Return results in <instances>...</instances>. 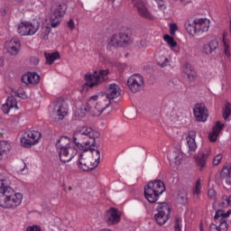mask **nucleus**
Returning a JSON list of instances; mask_svg holds the SVG:
<instances>
[{
    "instance_id": "obj_54",
    "label": "nucleus",
    "mask_w": 231,
    "mask_h": 231,
    "mask_svg": "<svg viewBox=\"0 0 231 231\" xmlns=\"http://www.w3.org/2000/svg\"><path fill=\"white\" fill-rule=\"evenodd\" d=\"M230 214H231V210H228L226 213H224V219L226 217H228V216H230Z\"/></svg>"
},
{
    "instance_id": "obj_24",
    "label": "nucleus",
    "mask_w": 231,
    "mask_h": 231,
    "mask_svg": "<svg viewBox=\"0 0 231 231\" xmlns=\"http://www.w3.org/2000/svg\"><path fill=\"white\" fill-rule=\"evenodd\" d=\"M210 154H212L210 152V150H207L204 152H201L199 155L195 156V162L198 165V167H199L200 171H202L203 167H205V164L207 163V160L208 158L210 156Z\"/></svg>"
},
{
    "instance_id": "obj_33",
    "label": "nucleus",
    "mask_w": 231,
    "mask_h": 231,
    "mask_svg": "<svg viewBox=\"0 0 231 231\" xmlns=\"http://www.w3.org/2000/svg\"><path fill=\"white\" fill-rule=\"evenodd\" d=\"M119 39H120V36H118V34L113 35L108 41L109 46H114L115 48H118V46H120Z\"/></svg>"
},
{
    "instance_id": "obj_6",
    "label": "nucleus",
    "mask_w": 231,
    "mask_h": 231,
    "mask_svg": "<svg viewBox=\"0 0 231 231\" xmlns=\"http://www.w3.org/2000/svg\"><path fill=\"white\" fill-rule=\"evenodd\" d=\"M165 190V183L162 180H153L144 187V197L149 203H156L160 199V196L163 194Z\"/></svg>"
},
{
    "instance_id": "obj_49",
    "label": "nucleus",
    "mask_w": 231,
    "mask_h": 231,
    "mask_svg": "<svg viewBox=\"0 0 231 231\" xmlns=\"http://www.w3.org/2000/svg\"><path fill=\"white\" fill-rule=\"evenodd\" d=\"M26 231H42V230L41 229V226H32L27 227Z\"/></svg>"
},
{
    "instance_id": "obj_31",
    "label": "nucleus",
    "mask_w": 231,
    "mask_h": 231,
    "mask_svg": "<svg viewBox=\"0 0 231 231\" xmlns=\"http://www.w3.org/2000/svg\"><path fill=\"white\" fill-rule=\"evenodd\" d=\"M170 62H171V60H169V58H167L163 55L159 56L157 59V64L161 68H167V66H169Z\"/></svg>"
},
{
    "instance_id": "obj_36",
    "label": "nucleus",
    "mask_w": 231,
    "mask_h": 231,
    "mask_svg": "<svg viewBox=\"0 0 231 231\" xmlns=\"http://www.w3.org/2000/svg\"><path fill=\"white\" fill-rule=\"evenodd\" d=\"M231 115V104L226 103L223 109V118L224 120H228V116Z\"/></svg>"
},
{
    "instance_id": "obj_5",
    "label": "nucleus",
    "mask_w": 231,
    "mask_h": 231,
    "mask_svg": "<svg viewBox=\"0 0 231 231\" xmlns=\"http://www.w3.org/2000/svg\"><path fill=\"white\" fill-rule=\"evenodd\" d=\"M184 27L188 33L192 37L196 35H203L210 29V21L207 18H196L193 21L188 20L184 23Z\"/></svg>"
},
{
    "instance_id": "obj_26",
    "label": "nucleus",
    "mask_w": 231,
    "mask_h": 231,
    "mask_svg": "<svg viewBox=\"0 0 231 231\" xmlns=\"http://www.w3.org/2000/svg\"><path fill=\"white\" fill-rule=\"evenodd\" d=\"M225 127V125L221 124V122L217 121L216 125L213 126V130L209 133L208 139L211 142H216L217 140V136H219V133H221V129Z\"/></svg>"
},
{
    "instance_id": "obj_45",
    "label": "nucleus",
    "mask_w": 231,
    "mask_h": 231,
    "mask_svg": "<svg viewBox=\"0 0 231 231\" xmlns=\"http://www.w3.org/2000/svg\"><path fill=\"white\" fill-rule=\"evenodd\" d=\"M192 71V66H190V63H186L183 65V73H189Z\"/></svg>"
},
{
    "instance_id": "obj_52",
    "label": "nucleus",
    "mask_w": 231,
    "mask_h": 231,
    "mask_svg": "<svg viewBox=\"0 0 231 231\" xmlns=\"http://www.w3.org/2000/svg\"><path fill=\"white\" fill-rule=\"evenodd\" d=\"M24 1L26 0H11V2L14 3V5H23Z\"/></svg>"
},
{
    "instance_id": "obj_16",
    "label": "nucleus",
    "mask_w": 231,
    "mask_h": 231,
    "mask_svg": "<svg viewBox=\"0 0 231 231\" xmlns=\"http://www.w3.org/2000/svg\"><path fill=\"white\" fill-rule=\"evenodd\" d=\"M121 217L122 213L118 209L112 208L106 211L105 220L106 221L107 225H118Z\"/></svg>"
},
{
    "instance_id": "obj_42",
    "label": "nucleus",
    "mask_w": 231,
    "mask_h": 231,
    "mask_svg": "<svg viewBox=\"0 0 231 231\" xmlns=\"http://www.w3.org/2000/svg\"><path fill=\"white\" fill-rule=\"evenodd\" d=\"M174 228H175V231H181V219L180 217H177L175 219Z\"/></svg>"
},
{
    "instance_id": "obj_14",
    "label": "nucleus",
    "mask_w": 231,
    "mask_h": 231,
    "mask_svg": "<svg viewBox=\"0 0 231 231\" xmlns=\"http://www.w3.org/2000/svg\"><path fill=\"white\" fill-rule=\"evenodd\" d=\"M132 3L134 8H136L137 14L138 15H140V17H143L144 19H148L149 21H152V19H154V16L152 15V14H151L149 9H147V6L143 3V1L133 0Z\"/></svg>"
},
{
    "instance_id": "obj_12",
    "label": "nucleus",
    "mask_w": 231,
    "mask_h": 231,
    "mask_svg": "<svg viewBox=\"0 0 231 231\" xmlns=\"http://www.w3.org/2000/svg\"><path fill=\"white\" fill-rule=\"evenodd\" d=\"M41 133L37 131H27L24 133L21 138V144L23 147H26L27 149L32 147V145H35V143H39L41 140Z\"/></svg>"
},
{
    "instance_id": "obj_15",
    "label": "nucleus",
    "mask_w": 231,
    "mask_h": 231,
    "mask_svg": "<svg viewBox=\"0 0 231 231\" xmlns=\"http://www.w3.org/2000/svg\"><path fill=\"white\" fill-rule=\"evenodd\" d=\"M58 154L60 162L68 163V162H71V160L77 156V148L73 145L68 146L67 148L58 150Z\"/></svg>"
},
{
    "instance_id": "obj_41",
    "label": "nucleus",
    "mask_w": 231,
    "mask_h": 231,
    "mask_svg": "<svg viewBox=\"0 0 231 231\" xmlns=\"http://www.w3.org/2000/svg\"><path fill=\"white\" fill-rule=\"evenodd\" d=\"M223 160V155H221V154H217V155H216L215 157H214V159H213V162H212V163H213V165H218L219 163H221V161Z\"/></svg>"
},
{
    "instance_id": "obj_27",
    "label": "nucleus",
    "mask_w": 231,
    "mask_h": 231,
    "mask_svg": "<svg viewBox=\"0 0 231 231\" xmlns=\"http://www.w3.org/2000/svg\"><path fill=\"white\" fill-rule=\"evenodd\" d=\"M222 42L224 47V55L226 59H230L231 57L230 40L226 39V32L223 33Z\"/></svg>"
},
{
    "instance_id": "obj_13",
    "label": "nucleus",
    "mask_w": 231,
    "mask_h": 231,
    "mask_svg": "<svg viewBox=\"0 0 231 231\" xmlns=\"http://www.w3.org/2000/svg\"><path fill=\"white\" fill-rule=\"evenodd\" d=\"M193 114L197 122L208 120V108L203 103H197L193 108Z\"/></svg>"
},
{
    "instance_id": "obj_23",
    "label": "nucleus",
    "mask_w": 231,
    "mask_h": 231,
    "mask_svg": "<svg viewBox=\"0 0 231 231\" xmlns=\"http://www.w3.org/2000/svg\"><path fill=\"white\" fill-rule=\"evenodd\" d=\"M10 109H19V107H17V99L14 97H7L5 104L2 106V110L5 115L10 113Z\"/></svg>"
},
{
    "instance_id": "obj_58",
    "label": "nucleus",
    "mask_w": 231,
    "mask_h": 231,
    "mask_svg": "<svg viewBox=\"0 0 231 231\" xmlns=\"http://www.w3.org/2000/svg\"><path fill=\"white\" fill-rule=\"evenodd\" d=\"M69 189L72 190V188H71V186H69Z\"/></svg>"
},
{
    "instance_id": "obj_29",
    "label": "nucleus",
    "mask_w": 231,
    "mask_h": 231,
    "mask_svg": "<svg viewBox=\"0 0 231 231\" xmlns=\"http://www.w3.org/2000/svg\"><path fill=\"white\" fill-rule=\"evenodd\" d=\"M44 56L46 58L47 64H53L55 60H59V59H60V54H59L58 51L52 53L45 52Z\"/></svg>"
},
{
    "instance_id": "obj_17",
    "label": "nucleus",
    "mask_w": 231,
    "mask_h": 231,
    "mask_svg": "<svg viewBox=\"0 0 231 231\" xmlns=\"http://www.w3.org/2000/svg\"><path fill=\"white\" fill-rule=\"evenodd\" d=\"M102 95H105L106 100H109V102H111V100L118 98V97L122 95V88H120V86H118L116 83H112L108 85L106 93Z\"/></svg>"
},
{
    "instance_id": "obj_20",
    "label": "nucleus",
    "mask_w": 231,
    "mask_h": 231,
    "mask_svg": "<svg viewBox=\"0 0 231 231\" xmlns=\"http://www.w3.org/2000/svg\"><path fill=\"white\" fill-rule=\"evenodd\" d=\"M217 48H219V42L217 39H212L210 42L202 45V53L204 55H212Z\"/></svg>"
},
{
    "instance_id": "obj_44",
    "label": "nucleus",
    "mask_w": 231,
    "mask_h": 231,
    "mask_svg": "<svg viewBox=\"0 0 231 231\" xmlns=\"http://www.w3.org/2000/svg\"><path fill=\"white\" fill-rule=\"evenodd\" d=\"M185 75H187L189 80H190V81H192L196 79V72H194V70L186 72Z\"/></svg>"
},
{
    "instance_id": "obj_34",
    "label": "nucleus",
    "mask_w": 231,
    "mask_h": 231,
    "mask_svg": "<svg viewBox=\"0 0 231 231\" xmlns=\"http://www.w3.org/2000/svg\"><path fill=\"white\" fill-rule=\"evenodd\" d=\"M119 37V44L123 46L124 44H129V35L127 33H119L117 34Z\"/></svg>"
},
{
    "instance_id": "obj_38",
    "label": "nucleus",
    "mask_w": 231,
    "mask_h": 231,
    "mask_svg": "<svg viewBox=\"0 0 231 231\" xmlns=\"http://www.w3.org/2000/svg\"><path fill=\"white\" fill-rule=\"evenodd\" d=\"M222 205H223V207H231V195L230 196H226V195L222 196Z\"/></svg>"
},
{
    "instance_id": "obj_4",
    "label": "nucleus",
    "mask_w": 231,
    "mask_h": 231,
    "mask_svg": "<svg viewBox=\"0 0 231 231\" xmlns=\"http://www.w3.org/2000/svg\"><path fill=\"white\" fill-rule=\"evenodd\" d=\"M82 152L79 158V167L81 171H93L100 163V152L98 150H81Z\"/></svg>"
},
{
    "instance_id": "obj_11",
    "label": "nucleus",
    "mask_w": 231,
    "mask_h": 231,
    "mask_svg": "<svg viewBox=\"0 0 231 231\" xmlns=\"http://www.w3.org/2000/svg\"><path fill=\"white\" fill-rule=\"evenodd\" d=\"M127 87L132 93H140V91H143V88H145L143 76L140 74L130 76L127 79Z\"/></svg>"
},
{
    "instance_id": "obj_22",
    "label": "nucleus",
    "mask_w": 231,
    "mask_h": 231,
    "mask_svg": "<svg viewBox=\"0 0 231 231\" xmlns=\"http://www.w3.org/2000/svg\"><path fill=\"white\" fill-rule=\"evenodd\" d=\"M186 142L189 147V154L196 152V149H198V144L196 143V133L194 131H190L187 134Z\"/></svg>"
},
{
    "instance_id": "obj_59",
    "label": "nucleus",
    "mask_w": 231,
    "mask_h": 231,
    "mask_svg": "<svg viewBox=\"0 0 231 231\" xmlns=\"http://www.w3.org/2000/svg\"><path fill=\"white\" fill-rule=\"evenodd\" d=\"M36 62L38 63V62H39V60H36Z\"/></svg>"
},
{
    "instance_id": "obj_43",
    "label": "nucleus",
    "mask_w": 231,
    "mask_h": 231,
    "mask_svg": "<svg viewBox=\"0 0 231 231\" xmlns=\"http://www.w3.org/2000/svg\"><path fill=\"white\" fill-rule=\"evenodd\" d=\"M178 32V24L176 23H171L170 24V33L171 35H174Z\"/></svg>"
},
{
    "instance_id": "obj_28",
    "label": "nucleus",
    "mask_w": 231,
    "mask_h": 231,
    "mask_svg": "<svg viewBox=\"0 0 231 231\" xmlns=\"http://www.w3.org/2000/svg\"><path fill=\"white\" fill-rule=\"evenodd\" d=\"M70 146H71V141L69 140V138L66 136H61L56 143V147L58 151L66 149Z\"/></svg>"
},
{
    "instance_id": "obj_19",
    "label": "nucleus",
    "mask_w": 231,
    "mask_h": 231,
    "mask_svg": "<svg viewBox=\"0 0 231 231\" xmlns=\"http://www.w3.org/2000/svg\"><path fill=\"white\" fill-rule=\"evenodd\" d=\"M22 82L26 84V86H35V84H39V82H41V76L36 72H27L23 75Z\"/></svg>"
},
{
    "instance_id": "obj_8",
    "label": "nucleus",
    "mask_w": 231,
    "mask_h": 231,
    "mask_svg": "<svg viewBox=\"0 0 231 231\" xmlns=\"http://www.w3.org/2000/svg\"><path fill=\"white\" fill-rule=\"evenodd\" d=\"M109 69H101L99 71H94L93 74H87L85 79L87 80V86L88 88H95V86H98V84H102V82H106L109 79Z\"/></svg>"
},
{
    "instance_id": "obj_1",
    "label": "nucleus",
    "mask_w": 231,
    "mask_h": 231,
    "mask_svg": "<svg viewBox=\"0 0 231 231\" xmlns=\"http://www.w3.org/2000/svg\"><path fill=\"white\" fill-rule=\"evenodd\" d=\"M111 106V101L107 99L106 95L98 94L89 97L86 104L81 105V106L76 111L77 116L79 118H84L87 113H90L92 116H100L102 113L105 116L109 115V106Z\"/></svg>"
},
{
    "instance_id": "obj_48",
    "label": "nucleus",
    "mask_w": 231,
    "mask_h": 231,
    "mask_svg": "<svg viewBox=\"0 0 231 231\" xmlns=\"http://www.w3.org/2000/svg\"><path fill=\"white\" fill-rule=\"evenodd\" d=\"M67 26H68L69 30H75V22L72 19H70L67 23Z\"/></svg>"
},
{
    "instance_id": "obj_39",
    "label": "nucleus",
    "mask_w": 231,
    "mask_h": 231,
    "mask_svg": "<svg viewBox=\"0 0 231 231\" xmlns=\"http://www.w3.org/2000/svg\"><path fill=\"white\" fill-rule=\"evenodd\" d=\"M193 194H194V196H199L201 194V181L200 180H197Z\"/></svg>"
},
{
    "instance_id": "obj_50",
    "label": "nucleus",
    "mask_w": 231,
    "mask_h": 231,
    "mask_svg": "<svg viewBox=\"0 0 231 231\" xmlns=\"http://www.w3.org/2000/svg\"><path fill=\"white\" fill-rule=\"evenodd\" d=\"M155 3L157 4L158 8L162 9L163 6H165V2L163 0H155Z\"/></svg>"
},
{
    "instance_id": "obj_53",
    "label": "nucleus",
    "mask_w": 231,
    "mask_h": 231,
    "mask_svg": "<svg viewBox=\"0 0 231 231\" xmlns=\"http://www.w3.org/2000/svg\"><path fill=\"white\" fill-rule=\"evenodd\" d=\"M174 1H178V0H174ZM180 2L181 3V5H183L184 6L190 4V0H180Z\"/></svg>"
},
{
    "instance_id": "obj_32",
    "label": "nucleus",
    "mask_w": 231,
    "mask_h": 231,
    "mask_svg": "<svg viewBox=\"0 0 231 231\" xmlns=\"http://www.w3.org/2000/svg\"><path fill=\"white\" fill-rule=\"evenodd\" d=\"M163 40L165 41V42H167L170 48H176L178 46V42H176V41H174V38L169 34H165L163 36Z\"/></svg>"
},
{
    "instance_id": "obj_25",
    "label": "nucleus",
    "mask_w": 231,
    "mask_h": 231,
    "mask_svg": "<svg viewBox=\"0 0 231 231\" xmlns=\"http://www.w3.org/2000/svg\"><path fill=\"white\" fill-rule=\"evenodd\" d=\"M168 160L172 165H180L183 160V152L180 150L170 152L168 155Z\"/></svg>"
},
{
    "instance_id": "obj_55",
    "label": "nucleus",
    "mask_w": 231,
    "mask_h": 231,
    "mask_svg": "<svg viewBox=\"0 0 231 231\" xmlns=\"http://www.w3.org/2000/svg\"><path fill=\"white\" fill-rule=\"evenodd\" d=\"M24 167L20 171V172H28V170H26V163L23 164Z\"/></svg>"
},
{
    "instance_id": "obj_7",
    "label": "nucleus",
    "mask_w": 231,
    "mask_h": 231,
    "mask_svg": "<svg viewBox=\"0 0 231 231\" xmlns=\"http://www.w3.org/2000/svg\"><path fill=\"white\" fill-rule=\"evenodd\" d=\"M68 10V5L66 4H54L51 7V13L49 14L51 26L52 28H57L60 24V18L64 16Z\"/></svg>"
},
{
    "instance_id": "obj_2",
    "label": "nucleus",
    "mask_w": 231,
    "mask_h": 231,
    "mask_svg": "<svg viewBox=\"0 0 231 231\" xmlns=\"http://www.w3.org/2000/svg\"><path fill=\"white\" fill-rule=\"evenodd\" d=\"M23 203V195L10 187V180L0 179V207L15 210Z\"/></svg>"
},
{
    "instance_id": "obj_10",
    "label": "nucleus",
    "mask_w": 231,
    "mask_h": 231,
    "mask_svg": "<svg viewBox=\"0 0 231 231\" xmlns=\"http://www.w3.org/2000/svg\"><path fill=\"white\" fill-rule=\"evenodd\" d=\"M156 208L158 213L154 216L155 221L160 226H162L171 217V207H169L167 202H162L158 204Z\"/></svg>"
},
{
    "instance_id": "obj_30",
    "label": "nucleus",
    "mask_w": 231,
    "mask_h": 231,
    "mask_svg": "<svg viewBox=\"0 0 231 231\" xmlns=\"http://www.w3.org/2000/svg\"><path fill=\"white\" fill-rule=\"evenodd\" d=\"M8 152H10V143L6 141L0 142V160H3V156Z\"/></svg>"
},
{
    "instance_id": "obj_46",
    "label": "nucleus",
    "mask_w": 231,
    "mask_h": 231,
    "mask_svg": "<svg viewBox=\"0 0 231 231\" xmlns=\"http://www.w3.org/2000/svg\"><path fill=\"white\" fill-rule=\"evenodd\" d=\"M179 118H180V115H178V112H176V110H173L171 112V121L178 122Z\"/></svg>"
},
{
    "instance_id": "obj_35",
    "label": "nucleus",
    "mask_w": 231,
    "mask_h": 231,
    "mask_svg": "<svg viewBox=\"0 0 231 231\" xmlns=\"http://www.w3.org/2000/svg\"><path fill=\"white\" fill-rule=\"evenodd\" d=\"M50 32H51V29L49 26L42 27V33L40 35L41 39H42L43 41H48Z\"/></svg>"
},
{
    "instance_id": "obj_21",
    "label": "nucleus",
    "mask_w": 231,
    "mask_h": 231,
    "mask_svg": "<svg viewBox=\"0 0 231 231\" xmlns=\"http://www.w3.org/2000/svg\"><path fill=\"white\" fill-rule=\"evenodd\" d=\"M54 115L58 116L59 120H63L64 116L68 115V104L66 101L62 100L61 102H58L55 105Z\"/></svg>"
},
{
    "instance_id": "obj_56",
    "label": "nucleus",
    "mask_w": 231,
    "mask_h": 231,
    "mask_svg": "<svg viewBox=\"0 0 231 231\" xmlns=\"http://www.w3.org/2000/svg\"><path fill=\"white\" fill-rule=\"evenodd\" d=\"M99 231H113V230H111V229H109V228H103V229H101V230H99Z\"/></svg>"
},
{
    "instance_id": "obj_40",
    "label": "nucleus",
    "mask_w": 231,
    "mask_h": 231,
    "mask_svg": "<svg viewBox=\"0 0 231 231\" xmlns=\"http://www.w3.org/2000/svg\"><path fill=\"white\" fill-rule=\"evenodd\" d=\"M208 196L209 199H216L217 193L216 192V189H209L208 190Z\"/></svg>"
},
{
    "instance_id": "obj_3",
    "label": "nucleus",
    "mask_w": 231,
    "mask_h": 231,
    "mask_svg": "<svg viewBox=\"0 0 231 231\" xmlns=\"http://www.w3.org/2000/svg\"><path fill=\"white\" fill-rule=\"evenodd\" d=\"M98 134L90 126H79L73 134L75 145L79 151H93Z\"/></svg>"
},
{
    "instance_id": "obj_57",
    "label": "nucleus",
    "mask_w": 231,
    "mask_h": 231,
    "mask_svg": "<svg viewBox=\"0 0 231 231\" xmlns=\"http://www.w3.org/2000/svg\"><path fill=\"white\" fill-rule=\"evenodd\" d=\"M199 230H200V231H205V230H203V226H200Z\"/></svg>"
},
{
    "instance_id": "obj_18",
    "label": "nucleus",
    "mask_w": 231,
    "mask_h": 231,
    "mask_svg": "<svg viewBox=\"0 0 231 231\" xmlns=\"http://www.w3.org/2000/svg\"><path fill=\"white\" fill-rule=\"evenodd\" d=\"M5 49L10 55H17L21 50V41L19 38H13L5 42Z\"/></svg>"
},
{
    "instance_id": "obj_51",
    "label": "nucleus",
    "mask_w": 231,
    "mask_h": 231,
    "mask_svg": "<svg viewBox=\"0 0 231 231\" xmlns=\"http://www.w3.org/2000/svg\"><path fill=\"white\" fill-rule=\"evenodd\" d=\"M209 231H219V226H217L216 224H210Z\"/></svg>"
},
{
    "instance_id": "obj_9",
    "label": "nucleus",
    "mask_w": 231,
    "mask_h": 231,
    "mask_svg": "<svg viewBox=\"0 0 231 231\" xmlns=\"http://www.w3.org/2000/svg\"><path fill=\"white\" fill-rule=\"evenodd\" d=\"M39 28H41V23L37 20L32 22H22L17 27V32L19 35L26 37L35 35V32H39Z\"/></svg>"
},
{
    "instance_id": "obj_47",
    "label": "nucleus",
    "mask_w": 231,
    "mask_h": 231,
    "mask_svg": "<svg viewBox=\"0 0 231 231\" xmlns=\"http://www.w3.org/2000/svg\"><path fill=\"white\" fill-rule=\"evenodd\" d=\"M219 217H225V213H223V210H217L215 214L214 219L217 220Z\"/></svg>"
},
{
    "instance_id": "obj_37",
    "label": "nucleus",
    "mask_w": 231,
    "mask_h": 231,
    "mask_svg": "<svg viewBox=\"0 0 231 231\" xmlns=\"http://www.w3.org/2000/svg\"><path fill=\"white\" fill-rule=\"evenodd\" d=\"M218 231H228V224L225 217H221L218 226Z\"/></svg>"
}]
</instances>
